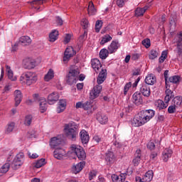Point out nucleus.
Instances as JSON below:
<instances>
[{
    "label": "nucleus",
    "mask_w": 182,
    "mask_h": 182,
    "mask_svg": "<svg viewBox=\"0 0 182 182\" xmlns=\"http://www.w3.org/2000/svg\"><path fill=\"white\" fill-rule=\"evenodd\" d=\"M154 114L155 112L153 109L141 111L131 120V125L132 127H141V126H144L146 123H148V122H150V120L154 117Z\"/></svg>",
    "instance_id": "f257e3e1"
},
{
    "label": "nucleus",
    "mask_w": 182,
    "mask_h": 182,
    "mask_svg": "<svg viewBox=\"0 0 182 182\" xmlns=\"http://www.w3.org/2000/svg\"><path fill=\"white\" fill-rule=\"evenodd\" d=\"M107 78V70L102 69L98 74L97 78V82L98 85H95L92 90V99H96V97H99V95H100V92H102V89L103 87L100 85L106 80Z\"/></svg>",
    "instance_id": "f03ea898"
},
{
    "label": "nucleus",
    "mask_w": 182,
    "mask_h": 182,
    "mask_svg": "<svg viewBox=\"0 0 182 182\" xmlns=\"http://www.w3.org/2000/svg\"><path fill=\"white\" fill-rule=\"evenodd\" d=\"M20 82H24L27 86H31L38 82V75L32 71L24 72L20 77Z\"/></svg>",
    "instance_id": "7ed1b4c3"
},
{
    "label": "nucleus",
    "mask_w": 182,
    "mask_h": 182,
    "mask_svg": "<svg viewBox=\"0 0 182 182\" xmlns=\"http://www.w3.org/2000/svg\"><path fill=\"white\" fill-rule=\"evenodd\" d=\"M66 136L70 140H75L77 136V126L75 124H66L64 127Z\"/></svg>",
    "instance_id": "20e7f679"
},
{
    "label": "nucleus",
    "mask_w": 182,
    "mask_h": 182,
    "mask_svg": "<svg viewBox=\"0 0 182 182\" xmlns=\"http://www.w3.org/2000/svg\"><path fill=\"white\" fill-rule=\"evenodd\" d=\"M80 73L77 70H70L65 78L68 85H69L70 86H72V85H75Z\"/></svg>",
    "instance_id": "39448f33"
},
{
    "label": "nucleus",
    "mask_w": 182,
    "mask_h": 182,
    "mask_svg": "<svg viewBox=\"0 0 182 182\" xmlns=\"http://www.w3.org/2000/svg\"><path fill=\"white\" fill-rule=\"evenodd\" d=\"M70 150L73 153L75 154L79 160H85L86 159V152H85L82 146L73 144L70 146Z\"/></svg>",
    "instance_id": "423d86ee"
},
{
    "label": "nucleus",
    "mask_w": 182,
    "mask_h": 182,
    "mask_svg": "<svg viewBox=\"0 0 182 182\" xmlns=\"http://www.w3.org/2000/svg\"><path fill=\"white\" fill-rule=\"evenodd\" d=\"M23 153H19L16 156L13 162L11 163V167L14 170H18V168L23 164Z\"/></svg>",
    "instance_id": "0eeeda50"
},
{
    "label": "nucleus",
    "mask_w": 182,
    "mask_h": 182,
    "mask_svg": "<svg viewBox=\"0 0 182 182\" xmlns=\"http://www.w3.org/2000/svg\"><path fill=\"white\" fill-rule=\"evenodd\" d=\"M153 171L150 170L145 173L142 178L139 176H136L135 178V181L136 182H150L151 180H153Z\"/></svg>",
    "instance_id": "6e6552de"
},
{
    "label": "nucleus",
    "mask_w": 182,
    "mask_h": 182,
    "mask_svg": "<svg viewBox=\"0 0 182 182\" xmlns=\"http://www.w3.org/2000/svg\"><path fill=\"white\" fill-rule=\"evenodd\" d=\"M76 53L73 49V47H68L65 49L63 56V62L68 63L70 58L75 55Z\"/></svg>",
    "instance_id": "1a4fd4ad"
},
{
    "label": "nucleus",
    "mask_w": 182,
    "mask_h": 182,
    "mask_svg": "<svg viewBox=\"0 0 182 182\" xmlns=\"http://www.w3.org/2000/svg\"><path fill=\"white\" fill-rule=\"evenodd\" d=\"M36 66V62H35L32 58H26L23 60V67L24 69H33Z\"/></svg>",
    "instance_id": "9d476101"
},
{
    "label": "nucleus",
    "mask_w": 182,
    "mask_h": 182,
    "mask_svg": "<svg viewBox=\"0 0 182 182\" xmlns=\"http://www.w3.org/2000/svg\"><path fill=\"white\" fill-rule=\"evenodd\" d=\"M105 161L107 163V166H112V164H114L116 161V156L114 154L112 151H107L105 154Z\"/></svg>",
    "instance_id": "9b49d317"
},
{
    "label": "nucleus",
    "mask_w": 182,
    "mask_h": 182,
    "mask_svg": "<svg viewBox=\"0 0 182 182\" xmlns=\"http://www.w3.org/2000/svg\"><path fill=\"white\" fill-rule=\"evenodd\" d=\"M139 92L144 97H150L151 95V90H150V86L147 84H142L140 85Z\"/></svg>",
    "instance_id": "f8f14e48"
},
{
    "label": "nucleus",
    "mask_w": 182,
    "mask_h": 182,
    "mask_svg": "<svg viewBox=\"0 0 182 182\" xmlns=\"http://www.w3.org/2000/svg\"><path fill=\"white\" fill-rule=\"evenodd\" d=\"M95 119L100 124H107V122H109L107 115L102 114V112H97L95 114Z\"/></svg>",
    "instance_id": "ddd939ff"
},
{
    "label": "nucleus",
    "mask_w": 182,
    "mask_h": 182,
    "mask_svg": "<svg viewBox=\"0 0 182 182\" xmlns=\"http://www.w3.org/2000/svg\"><path fill=\"white\" fill-rule=\"evenodd\" d=\"M120 48V43L117 40L112 41L109 46L107 47V50L110 54L117 52V49Z\"/></svg>",
    "instance_id": "4468645a"
},
{
    "label": "nucleus",
    "mask_w": 182,
    "mask_h": 182,
    "mask_svg": "<svg viewBox=\"0 0 182 182\" xmlns=\"http://www.w3.org/2000/svg\"><path fill=\"white\" fill-rule=\"evenodd\" d=\"M92 68L95 73H99V72L102 70V69H104L102 68V63H100V60H99V59L97 58L92 59Z\"/></svg>",
    "instance_id": "2eb2a0df"
},
{
    "label": "nucleus",
    "mask_w": 182,
    "mask_h": 182,
    "mask_svg": "<svg viewBox=\"0 0 182 182\" xmlns=\"http://www.w3.org/2000/svg\"><path fill=\"white\" fill-rule=\"evenodd\" d=\"M173 43H176L178 52L182 54V49L180 48V46H182V31L175 36Z\"/></svg>",
    "instance_id": "dca6fc26"
},
{
    "label": "nucleus",
    "mask_w": 182,
    "mask_h": 182,
    "mask_svg": "<svg viewBox=\"0 0 182 182\" xmlns=\"http://www.w3.org/2000/svg\"><path fill=\"white\" fill-rule=\"evenodd\" d=\"M58 100H59V93L56 92H52L48 97V105H54Z\"/></svg>",
    "instance_id": "f3484780"
},
{
    "label": "nucleus",
    "mask_w": 182,
    "mask_h": 182,
    "mask_svg": "<svg viewBox=\"0 0 182 182\" xmlns=\"http://www.w3.org/2000/svg\"><path fill=\"white\" fill-rule=\"evenodd\" d=\"M63 156H66V151L62 148H56L54 151V157L57 160L63 159Z\"/></svg>",
    "instance_id": "a211bd4d"
},
{
    "label": "nucleus",
    "mask_w": 182,
    "mask_h": 182,
    "mask_svg": "<svg viewBox=\"0 0 182 182\" xmlns=\"http://www.w3.org/2000/svg\"><path fill=\"white\" fill-rule=\"evenodd\" d=\"M62 144V139L58 137H53L51 139L50 146L52 149H59V146Z\"/></svg>",
    "instance_id": "6ab92c4d"
},
{
    "label": "nucleus",
    "mask_w": 182,
    "mask_h": 182,
    "mask_svg": "<svg viewBox=\"0 0 182 182\" xmlns=\"http://www.w3.org/2000/svg\"><path fill=\"white\" fill-rule=\"evenodd\" d=\"M14 100L15 106L18 107L21 105V102H22V92L21 90H16L14 91Z\"/></svg>",
    "instance_id": "aec40b11"
},
{
    "label": "nucleus",
    "mask_w": 182,
    "mask_h": 182,
    "mask_svg": "<svg viewBox=\"0 0 182 182\" xmlns=\"http://www.w3.org/2000/svg\"><path fill=\"white\" fill-rule=\"evenodd\" d=\"M80 136L82 144H87L89 143V134H87L86 130L82 129L80 133Z\"/></svg>",
    "instance_id": "412c9836"
},
{
    "label": "nucleus",
    "mask_w": 182,
    "mask_h": 182,
    "mask_svg": "<svg viewBox=\"0 0 182 182\" xmlns=\"http://www.w3.org/2000/svg\"><path fill=\"white\" fill-rule=\"evenodd\" d=\"M18 43L21 46H29L32 43V40L29 36H24L20 38Z\"/></svg>",
    "instance_id": "4be33fe9"
},
{
    "label": "nucleus",
    "mask_w": 182,
    "mask_h": 182,
    "mask_svg": "<svg viewBox=\"0 0 182 182\" xmlns=\"http://www.w3.org/2000/svg\"><path fill=\"white\" fill-rule=\"evenodd\" d=\"M166 90L165 91L166 93V96H165V99H164V102L165 103H168V102H170V100H171V99H173V97H174V94H173V92L171 91V90H170V86L166 85Z\"/></svg>",
    "instance_id": "5701e85b"
},
{
    "label": "nucleus",
    "mask_w": 182,
    "mask_h": 182,
    "mask_svg": "<svg viewBox=\"0 0 182 182\" xmlns=\"http://www.w3.org/2000/svg\"><path fill=\"white\" fill-rule=\"evenodd\" d=\"M173 156V151L171 149L166 148L162 153V160L164 161H168V159Z\"/></svg>",
    "instance_id": "b1692460"
},
{
    "label": "nucleus",
    "mask_w": 182,
    "mask_h": 182,
    "mask_svg": "<svg viewBox=\"0 0 182 182\" xmlns=\"http://www.w3.org/2000/svg\"><path fill=\"white\" fill-rule=\"evenodd\" d=\"M85 162H80L76 165H74L72 168V172L74 174H77V173H80L82 170H83V167H85Z\"/></svg>",
    "instance_id": "393cba45"
},
{
    "label": "nucleus",
    "mask_w": 182,
    "mask_h": 182,
    "mask_svg": "<svg viewBox=\"0 0 182 182\" xmlns=\"http://www.w3.org/2000/svg\"><path fill=\"white\" fill-rule=\"evenodd\" d=\"M127 176V173H121L119 176L116 174H112L111 177L113 182H124L126 180Z\"/></svg>",
    "instance_id": "a878e982"
},
{
    "label": "nucleus",
    "mask_w": 182,
    "mask_h": 182,
    "mask_svg": "<svg viewBox=\"0 0 182 182\" xmlns=\"http://www.w3.org/2000/svg\"><path fill=\"white\" fill-rule=\"evenodd\" d=\"M132 100L136 106H139L143 103V98L141 97V94L139 92H135L132 96Z\"/></svg>",
    "instance_id": "bb28decb"
},
{
    "label": "nucleus",
    "mask_w": 182,
    "mask_h": 182,
    "mask_svg": "<svg viewBox=\"0 0 182 182\" xmlns=\"http://www.w3.org/2000/svg\"><path fill=\"white\" fill-rule=\"evenodd\" d=\"M167 106H168V103H166L161 100H158L155 102V107L157 109V110L166 109Z\"/></svg>",
    "instance_id": "cd10ccee"
},
{
    "label": "nucleus",
    "mask_w": 182,
    "mask_h": 182,
    "mask_svg": "<svg viewBox=\"0 0 182 182\" xmlns=\"http://www.w3.org/2000/svg\"><path fill=\"white\" fill-rule=\"evenodd\" d=\"M40 110L41 113H45L46 109H48V104L46 103V99L41 97L39 102Z\"/></svg>",
    "instance_id": "c85d7f7f"
},
{
    "label": "nucleus",
    "mask_w": 182,
    "mask_h": 182,
    "mask_svg": "<svg viewBox=\"0 0 182 182\" xmlns=\"http://www.w3.org/2000/svg\"><path fill=\"white\" fill-rule=\"evenodd\" d=\"M66 109V100H60L59 105L57 107V113H62Z\"/></svg>",
    "instance_id": "c756f323"
},
{
    "label": "nucleus",
    "mask_w": 182,
    "mask_h": 182,
    "mask_svg": "<svg viewBox=\"0 0 182 182\" xmlns=\"http://www.w3.org/2000/svg\"><path fill=\"white\" fill-rule=\"evenodd\" d=\"M156 82V77L153 75H148L146 78H145V83L146 85H154V82Z\"/></svg>",
    "instance_id": "7c9ffc66"
},
{
    "label": "nucleus",
    "mask_w": 182,
    "mask_h": 182,
    "mask_svg": "<svg viewBox=\"0 0 182 182\" xmlns=\"http://www.w3.org/2000/svg\"><path fill=\"white\" fill-rule=\"evenodd\" d=\"M6 71L8 74V77L10 79V80L15 81L16 80V77L14 76V71L11 69V66L6 65Z\"/></svg>",
    "instance_id": "2f4dec72"
},
{
    "label": "nucleus",
    "mask_w": 182,
    "mask_h": 182,
    "mask_svg": "<svg viewBox=\"0 0 182 182\" xmlns=\"http://www.w3.org/2000/svg\"><path fill=\"white\" fill-rule=\"evenodd\" d=\"M149 9V6H146L144 8H137L135 10V16H143L146 11Z\"/></svg>",
    "instance_id": "473e14b6"
},
{
    "label": "nucleus",
    "mask_w": 182,
    "mask_h": 182,
    "mask_svg": "<svg viewBox=\"0 0 182 182\" xmlns=\"http://www.w3.org/2000/svg\"><path fill=\"white\" fill-rule=\"evenodd\" d=\"M10 167H11V164H9V163L4 164L0 168V176L8 173V171H9Z\"/></svg>",
    "instance_id": "72a5a7b5"
},
{
    "label": "nucleus",
    "mask_w": 182,
    "mask_h": 182,
    "mask_svg": "<svg viewBox=\"0 0 182 182\" xmlns=\"http://www.w3.org/2000/svg\"><path fill=\"white\" fill-rule=\"evenodd\" d=\"M113 37L109 34H105L102 37V40L100 41V45H105V43H108V42L112 41Z\"/></svg>",
    "instance_id": "f704fd0d"
},
{
    "label": "nucleus",
    "mask_w": 182,
    "mask_h": 182,
    "mask_svg": "<svg viewBox=\"0 0 182 182\" xmlns=\"http://www.w3.org/2000/svg\"><path fill=\"white\" fill-rule=\"evenodd\" d=\"M59 36V31L54 30L49 35V41L50 42H55L58 39V36Z\"/></svg>",
    "instance_id": "c9c22d12"
},
{
    "label": "nucleus",
    "mask_w": 182,
    "mask_h": 182,
    "mask_svg": "<svg viewBox=\"0 0 182 182\" xmlns=\"http://www.w3.org/2000/svg\"><path fill=\"white\" fill-rule=\"evenodd\" d=\"M53 77H55V73L53 72V70L50 69L48 73L45 75L44 80L46 82H49V80H51Z\"/></svg>",
    "instance_id": "e433bc0d"
},
{
    "label": "nucleus",
    "mask_w": 182,
    "mask_h": 182,
    "mask_svg": "<svg viewBox=\"0 0 182 182\" xmlns=\"http://www.w3.org/2000/svg\"><path fill=\"white\" fill-rule=\"evenodd\" d=\"M168 86L170 87V83H178L180 82V76L173 75L168 78Z\"/></svg>",
    "instance_id": "4c0bfd02"
},
{
    "label": "nucleus",
    "mask_w": 182,
    "mask_h": 182,
    "mask_svg": "<svg viewBox=\"0 0 182 182\" xmlns=\"http://www.w3.org/2000/svg\"><path fill=\"white\" fill-rule=\"evenodd\" d=\"M159 56V52L156 50H151L149 53V59L151 60H154V59H156Z\"/></svg>",
    "instance_id": "58836bf2"
},
{
    "label": "nucleus",
    "mask_w": 182,
    "mask_h": 182,
    "mask_svg": "<svg viewBox=\"0 0 182 182\" xmlns=\"http://www.w3.org/2000/svg\"><path fill=\"white\" fill-rule=\"evenodd\" d=\"M109 53H110L109 52L108 49L102 48L100 51V58L101 59H106V58H107V56H109Z\"/></svg>",
    "instance_id": "ea45409f"
},
{
    "label": "nucleus",
    "mask_w": 182,
    "mask_h": 182,
    "mask_svg": "<svg viewBox=\"0 0 182 182\" xmlns=\"http://www.w3.org/2000/svg\"><path fill=\"white\" fill-rule=\"evenodd\" d=\"M173 105H175L176 107H178V106H181L182 97L181 96L175 97L173 100Z\"/></svg>",
    "instance_id": "a19ab883"
},
{
    "label": "nucleus",
    "mask_w": 182,
    "mask_h": 182,
    "mask_svg": "<svg viewBox=\"0 0 182 182\" xmlns=\"http://www.w3.org/2000/svg\"><path fill=\"white\" fill-rule=\"evenodd\" d=\"M33 117L32 115H26L24 119L25 126H30L32 124Z\"/></svg>",
    "instance_id": "79ce46f5"
},
{
    "label": "nucleus",
    "mask_w": 182,
    "mask_h": 182,
    "mask_svg": "<svg viewBox=\"0 0 182 182\" xmlns=\"http://www.w3.org/2000/svg\"><path fill=\"white\" fill-rule=\"evenodd\" d=\"M45 164H46L45 159H41L35 163L34 167H36V168H41V167H42V166H45Z\"/></svg>",
    "instance_id": "37998d69"
},
{
    "label": "nucleus",
    "mask_w": 182,
    "mask_h": 182,
    "mask_svg": "<svg viewBox=\"0 0 182 182\" xmlns=\"http://www.w3.org/2000/svg\"><path fill=\"white\" fill-rule=\"evenodd\" d=\"M103 26V21L100 20H97L95 23V31L97 33L100 32V29H102V26Z\"/></svg>",
    "instance_id": "c03bdc74"
},
{
    "label": "nucleus",
    "mask_w": 182,
    "mask_h": 182,
    "mask_svg": "<svg viewBox=\"0 0 182 182\" xmlns=\"http://www.w3.org/2000/svg\"><path fill=\"white\" fill-rule=\"evenodd\" d=\"M14 129H15V122H10L7 124V128H6V133H11L14 132Z\"/></svg>",
    "instance_id": "a18cd8bd"
},
{
    "label": "nucleus",
    "mask_w": 182,
    "mask_h": 182,
    "mask_svg": "<svg viewBox=\"0 0 182 182\" xmlns=\"http://www.w3.org/2000/svg\"><path fill=\"white\" fill-rule=\"evenodd\" d=\"M86 38H87V32L86 31H84V33L80 36L78 38V41L80 42V46L85 41H86Z\"/></svg>",
    "instance_id": "49530a36"
},
{
    "label": "nucleus",
    "mask_w": 182,
    "mask_h": 182,
    "mask_svg": "<svg viewBox=\"0 0 182 182\" xmlns=\"http://www.w3.org/2000/svg\"><path fill=\"white\" fill-rule=\"evenodd\" d=\"M166 58H167V51H163L161 53V55L159 59V63H163V62H164V60H166Z\"/></svg>",
    "instance_id": "de8ad7c7"
},
{
    "label": "nucleus",
    "mask_w": 182,
    "mask_h": 182,
    "mask_svg": "<svg viewBox=\"0 0 182 182\" xmlns=\"http://www.w3.org/2000/svg\"><path fill=\"white\" fill-rule=\"evenodd\" d=\"M81 26H82L83 29H87L89 27V21L86 18H83L81 21Z\"/></svg>",
    "instance_id": "09e8293b"
},
{
    "label": "nucleus",
    "mask_w": 182,
    "mask_h": 182,
    "mask_svg": "<svg viewBox=\"0 0 182 182\" xmlns=\"http://www.w3.org/2000/svg\"><path fill=\"white\" fill-rule=\"evenodd\" d=\"M83 109L84 110H89V109H92V102L90 100L85 102L83 105Z\"/></svg>",
    "instance_id": "8fccbe9b"
},
{
    "label": "nucleus",
    "mask_w": 182,
    "mask_h": 182,
    "mask_svg": "<svg viewBox=\"0 0 182 182\" xmlns=\"http://www.w3.org/2000/svg\"><path fill=\"white\" fill-rule=\"evenodd\" d=\"M132 87V82H129L127 83L124 88V95H127V92H129V90Z\"/></svg>",
    "instance_id": "3c124183"
},
{
    "label": "nucleus",
    "mask_w": 182,
    "mask_h": 182,
    "mask_svg": "<svg viewBox=\"0 0 182 182\" xmlns=\"http://www.w3.org/2000/svg\"><path fill=\"white\" fill-rule=\"evenodd\" d=\"M142 45L145 46V48H150V45H151L150 39L146 38L142 41Z\"/></svg>",
    "instance_id": "603ef678"
},
{
    "label": "nucleus",
    "mask_w": 182,
    "mask_h": 182,
    "mask_svg": "<svg viewBox=\"0 0 182 182\" xmlns=\"http://www.w3.org/2000/svg\"><path fill=\"white\" fill-rule=\"evenodd\" d=\"M140 156L137 155L135 156V158L133 159L132 163H134V166H137L138 164H140Z\"/></svg>",
    "instance_id": "864d4df0"
},
{
    "label": "nucleus",
    "mask_w": 182,
    "mask_h": 182,
    "mask_svg": "<svg viewBox=\"0 0 182 182\" xmlns=\"http://www.w3.org/2000/svg\"><path fill=\"white\" fill-rule=\"evenodd\" d=\"M176 107H177L176 105H171L168 107V112L171 114L176 112Z\"/></svg>",
    "instance_id": "5fc2aeb1"
},
{
    "label": "nucleus",
    "mask_w": 182,
    "mask_h": 182,
    "mask_svg": "<svg viewBox=\"0 0 182 182\" xmlns=\"http://www.w3.org/2000/svg\"><path fill=\"white\" fill-rule=\"evenodd\" d=\"M165 83L166 87H168V70L164 72Z\"/></svg>",
    "instance_id": "6e6d98bb"
},
{
    "label": "nucleus",
    "mask_w": 182,
    "mask_h": 182,
    "mask_svg": "<svg viewBox=\"0 0 182 182\" xmlns=\"http://www.w3.org/2000/svg\"><path fill=\"white\" fill-rule=\"evenodd\" d=\"M117 5L119 8H123L124 6V0H117Z\"/></svg>",
    "instance_id": "4d7b16f0"
},
{
    "label": "nucleus",
    "mask_w": 182,
    "mask_h": 182,
    "mask_svg": "<svg viewBox=\"0 0 182 182\" xmlns=\"http://www.w3.org/2000/svg\"><path fill=\"white\" fill-rule=\"evenodd\" d=\"M21 46L19 42L16 43L14 46L12 47L11 52H16L18 50V47Z\"/></svg>",
    "instance_id": "13d9d810"
},
{
    "label": "nucleus",
    "mask_w": 182,
    "mask_h": 182,
    "mask_svg": "<svg viewBox=\"0 0 182 182\" xmlns=\"http://www.w3.org/2000/svg\"><path fill=\"white\" fill-rule=\"evenodd\" d=\"M154 147H156L154 142L150 141L148 143L147 148L149 149V150H154Z\"/></svg>",
    "instance_id": "bf43d9fd"
},
{
    "label": "nucleus",
    "mask_w": 182,
    "mask_h": 182,
    "mask_svg": "<svg viewBox=\"0 0 182 182\" xmlns=\"http://www.w3.org/2000/svg\"><path fill=\"white\" fill-rule=\"evenodd\" d=\"M56 22L60 26H62L63 25V20L59 16L56 17Z\"/></svg>",
    "instance_id": "052dcab7"
},
{
    "label": "nucleus",
    "mask_w": 182,
    "mask_h": 182,
    "mask_svg": "<svg viewBox=\"0 0 182 182\" xmlns=\"http://www.w3.org/2000/svg\"><path fill=\"white\" fill-rule=\"evenodd\" d=\"M84 103L78 102L75 104V109H83Z\"/></svg>",
    "instance_id": "680f3d73"
},
{
    "label": "nucleus",
    "mask_w": 182,
    "mask_h": 182,
    "mask_svg": "<svg viewBox=\"0 0 182 182\" xmlns=\"http://www.w3.org/2000/svg\"><path fill=\"white\" fill-rule=\"evenodd\" d=\"M93 141L95 143V144H98L101 140L100 137H99V136L95 135L93 139H92Z\"/></svg>",
    "instance_id": "e2e57ef3"
},
{
    "label": "nucleus",
    "mask_w": 182,
    "mask_h": 182,
    "mask_svg": "<svg viewBox=\"0 0 182 182\" xmlns=\"http://www.w3.org/2000/svg\"><path fill=\"white\" fill-rule=\"evenodd\" d=\"M70 38H71V36H70V34H67L66 36H65V42L66 43H69V42H70Z\"/></svg>",
    "instance_id": "0e129e2a"
},
{
    "label": "nucleus",
    "mask_w": 182,
    "mask_h": 182,
    "mask_svg": "<svg viewBox=\"0 0 182 182\" xmlns=\"http://www.w3.org/2000/svg\"><path fill=\"white\" fill-rule=\"evenodd\" d=\"M92 15H96V12H97V10L95 7V4L93 3L92 4Z\"/></svg>",
    "instance_id": "69168bd1"
},
{
    "label": "nucleus",
    "mask_w": 182,
    "mask_h": 182,
    "mask_svg": "<svg viewBox=\"0 0 182 182\" xmlns=\"http://www.w3.org/2000/svg\"><path fill=\"white\" fill-rule=\"evenodd\" d=\"M77 90H82L83 89V83L77 84Z\"/></svg>",
    "instance_id": "338daca9"
},
{
    "label": "nucleus",
    "mask_w": 182,
    "mask_h": 182,
    "mask_svg": "<svg viewBox=\"0 0 182 182\" xmlns=\"http://www.w3.org/2000/svg\"><path fill=\"white\" fill-rule=\"evenodd\" d=\"M97 182H105V178H103V176H100L98 177Z\"/></svg>",
    "instance_id": "774afa93"
}]
</instances>
